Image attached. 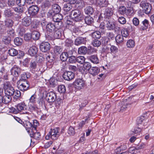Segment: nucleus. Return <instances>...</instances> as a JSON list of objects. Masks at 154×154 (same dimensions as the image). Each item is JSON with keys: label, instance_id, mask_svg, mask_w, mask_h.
<instances>
[{"label": "nucleus", "instance_id": "64", "mask_svg": "<svg viewBox=\"0 0 154 154\" xmlns=\"http://www.w3.org/2000/svg\"><path fill=\"white\" fill-rule=\"evenodd\" d=\"M107 36L109 38L113 39L115 38L114 34L112 32H109L107 33Z\"/></svg>", "mask_w": 154, "mask_h": 154}, {"label": "nucleus", "instance_id": "3", "mask_svg": "<svg viewBox=\"0 0 154 154\" xmlns=\"http://www.w3.org/2000/svg\"><path fill=\"white\" fill-rule=\"evenodd\" d=\"M140 6L142 8L143 11L146 14H148L151 13L152 7L149 3L146 1H143L140 3Z\"/></svg>", "mask_w": 154, "mask_h": 154}, {"label": "nucleus", "instance_id": "55", "mask_svg": "<svg viewBox=\"0 0 154 154\" xmlns=\"http://www.w3.org/2000/svg\"><path fill=\"white\" fill-rule=\"evenodd\" d=\"M118 20L119 22L122 24H124L126 22V19L123 17H119Z\"/></svg>", "mask_w": 154, "mask_h": 154}, {"label": "nucleus", "instance_id": "39", "mask_svg": "<svg viewBox=\"0 0 154 154\" xmlns=\"http://www.w3.org/2000/svg\"><path fill=\"white\" fill-rule=\"evenodd\" d=\"M91 63L88 62H85L83 65V68L84 69V70L88 71L91 68Z\"/></svg>", "mask_w": 154, "mask_h": 154}, {"label": "nucleus", "instance_id": "25", "mask_svg": "<svg viewBox=\"0 0 154 154\" xmlns=\"http://www.w3.org/2000/svg\"><path fill=\"white\" fill-rule=\"evenodd\" d=\"M84 12L86 14L90 15L93 14L94 12V10L92 7L89 6L86 7L84 9Z\"/></svg>", "mask_w": 154, "mask_h": 154}, {"label": "nucleus", "instance_id": "12", "mask_svg": "<svg viewBox=\"0 0 154 154\" xmlns=\"http://www.w3.org/2000/svg\"><path fill=\"white\" fill-rule=\"evenodd\" d=\"M78 53L80 54H85L87 53L90 54L92 52H91V50L89 49H88L85 46H82L80 47L78 50Z\"/></svg>", "mask_w": 154, "mask_h": 154}, {"label": "nucleus", "instance_id": "44", "mask_svg": "<svg viewBox=\"0 0 154 154\" xmlns=\"http://www.w3.org/2000/svg\"><path fill=\"white\" fill-rule=\"evenodd\" d=\"M62 49L59 46H56L54 48V51L56 55L60 54L62 52Z\"/></svg>", "mask_w": 154, "mask_h": 154}, {"label": "nucleus", "instance_id": "62", "mask_svg": "<svg viewBox=\"0 0 154 154\" xmlns=\"http://www.w3.org/2000/svg\"><path fill=\"white\" fill-rule=\"evenodd\" d=\"M72 43L73 41L72 40L68 39H66L65 41V44L66 46L68 47L71 46Z\"/></svg>", "mask_w": 154, "mask_h": 154}, {"label": "nucleus", "instance_id": "7", "mask_svg": "<svg viewBox=\"0 0 154 154\" xmlns=\"http://www.w3.org/2000/svg\"><path fill=\"white\" fill-rule=\"evenodd\" d=\"M75 88L80 90L85 87V82L82 79H77L74 82Z\"/></svg>", "mask_w": 154, "mask_h": 154}, {"label": "nucleus", "instance_id": "57", "mask_svg": "<svg viewBox=\"0 0 154 154\" xmlns=\"http://www.w3.org/2000/svg\"><path fill=\"white\" fill-rule=\"evenodd\" d=\"M68 133L70 135H74L75 133L74 129L71 126L69 127L68 130Z\"/></svg>", "mask_w": 154, "mask_h": 154}, {"label": "nucleus", "instance_id": "20", "mask_svg": "<svg viewBox=\"0 0 154 154\" xmlns=\"http://www.w3.org/2000/svg\"><path fill=\"white\" fill-rule=\"evenodd\" d=\"M89 59L94 64H97L99 63V60L97 55H91L89 57Z\"/></svg>", "mask_w": 154, "mask_h": 154}, {"label": "nucleus", "instance_id": "37", "mask_svg": "<svg viewBox=\"0 0 154 154\" xmlns=\"http://www.w3.org/2000/svg\"><path fill=\"white\" fill-rule=\"evenodd\" d=\"M84 40L83 38L79 37L77 38L75 41V44L77 45L84 44Z\"/></svg>", "mask_w": 154, "mask_h": 154}, {"label": "nucleus", "instance_id": "10", "mask_svg": "<svg viewBox=\"0 0 154 154\" xmlns=\"http://www.w3.org/2000/svg\"><path fill=\"white\" fill-rule=\"evenodd\" d=\"M19 89L22 91L27 90L29 88V84L28 81L19 82Z\"/></svg>", "mask_w": 154, "mask_h": 154}, {"label": "nucleus", "instance_id": "16", "mask_svg": "<svg viewBox=\"0 0 154 154\" xmlns=\"http://www.w3.org/2000/svg\"><path fill=\"white\" fill-rule=\"evenodd\" d=\"M113 10L112 8H106L104 11V15L105 17L106 18L109 19L113 14Z\"/></svg>", "mask_w": 154, "mask_h": 154}, {"label": "nucleus", "instance_id": "36", "mask_svg": "<svg viewBox=\"0 0 154 154\" xmlns=\"http://www.w3.org/2000/svg\"><path fill=\"white\" fill-rule=\"evenodd\" d=\"M8 53L10 56H14L17 55L18 52L17 50L14 48H11L8 50Z\"/></svg>", "mask_w": 154, "mask_h": 154}, {"label": "nucleus", "instance_id": "35", "mask_svg": "<svg viewBox=\"0 0 154 154\" xmlns=\"http://www.w3.org/2000/svg\"><path fill=\"white\" fill-rule=\"evenodd\" d=\"M12 96L14 99H17L21 96L20 92L18 90L14 89V92Z\"/></svg>", "mask_w": 154, "mask_h": 154}, {"label": "nucleus", "instance_id": "61", "mask_svg": "<svg viewBox=\"0 0 154 154\" xmlns=\"http://www.w3.org/2000/svg\"><path fill=\"white\" fill-rule=\"evenodd\" d=\"M32 38V34L30 33H26L25 34L24 36V38L25 40L28 41L29 40Z\"/></svg>", "mask_w": 154, "mask_h": 154}, {"label": "nucleus", "instance_id": "63", "mask_svg": "<svg viewBox=\"0 0 154 154\" xmlns=\"http://www.w3.org/2000/svg\"><path fill=\"white\" fill-rule=\"evenodd\" d=\"M8 34L12 37L14 36V29H9L8 30Z\"/></svg>", "mask_w": 154, "mask_h": 154}, {"label": "nucleus", "instance_id": "30", "mask_svg": "<svg viewBox=\"0 0 154 154\" xmlns=\"http://www.w3.org/2000/svg\"><path fill=\"white\" fill-rule=\"evenodd\" d=\"M106 27L109 30L113 29L115 28V25L113 22L108 21L107 22Z\"/></svg>", "mask_w": 154, "mask_h": 154}, {"label": "nucleus", "instance_id": "52", "mask_svg": "<svg viewBox=\"0 0 154 154\" xmlns=\"http://www.w3.org/2000/svg\"><path fill=\"white\" fill-rule=\"evenodd\" d=\"M127 9L124 6L121 7L119 8V12L121 14H124L126 13Z\"/></svg>", "mask_w": 154, "mask_h": 154}, {"label": "nucleus", "instance_id": "22", "mask_svg": "<svg viewBox=\"0 0 154 154\" xmlns=\"http://www.w3.org/2000/svg\"><path fill=\"white\" fill-rule=\"evenodd\" d=\"M38 51L37 48L35 46L31 47L29 50V53L31 56H34Z\"/></svg>", "mask_w": 154, "mask_h": 154}, {"label": "nucleus", "instance_id": "45", "mask_svg": "<svg viewBox=\"0 0 154 154\" xmlns=\"http://www.w3.org/2000/svg\"><path fill=\"white\" fill-rule=\"evenodd\" d=\"M85 60V58L83 56H79L76 57V62L81 64L84 63Z\"/></svg>", "mask_w": 154, "mask_h": 154}, {"label": "nucleus", "instance_id": "46", "mask_svg": "<svg viewBox=\"0 0 154 154\" xmlns=\"http://www.w3.org/2000/svg\"><path fill=\"white\" fill-rule=\"evenodd\" d=\"M58 90L60 93H64L66 91V87L64 85H60L59 86Z\"/></svg>", "mask_w": 154, "mask_h": 154}, {"label": "nucleus", "instance_id": "40", "mask_svg": "<svg viewBox=\"0 0 154 154\" xmlns=\"http://www.w3.org/2000/svg\"><path fill=\"white\" fill-rule=\"evenodd\" d=\"M106 49L105 51L106 52L109 53V52L110 51H111V52L114 53L116 52L117 51V48L116 47L114 46H112L110 48V50H109V49L107 48H106Z\"/></svg>", "mask_w": 154, "mask_h": 154}, {"label": "nucleus", "instance_id": "6", "mask_svg": "<svg viewBox=\"0 0 154 154\" xmlns=\"http://www.w3.org/2000/svg\"><path fill=\"white\" fill-rule=\"evenodd\" d=\"M46 99L49 103L54 102L56 99V95L53 92H50L46 94Z\"/></svg>", "mask_w": 154, "mask_h": 154}, {"label": "nucleus", "instance_id": "13", "mask_svg": "<svg viewBox=\"0 0 154 154\" xmlns=\"http://www.w3.org/2000/svg\"><path fill=\"white\" fill-rule=\"evenodd\" d=\"M63 19V16L60 14L59 13L55 14L53 17V21L55 22L58 23V25H61L62 24L61 20Z\"/></svg>", "mask_w": 154, "mask_h": 154}, {"label": "nucleus", "instance_id": "48", "mask_svg": "<svg viewBox=\"0 0 154 154\" xmlns=\"http://www.w3.org/2000/svg\"><path fill=\"white\" fill-rule=\"evenodd\" d=\"M135 43L132 40H129L127 43V46L128 48H132L134 46Z\"/></svg>", "mask_w": 154, "mask_h": 154}, {"label": "nucleus", "instance_id": "42", "mask_svg": "<svg viewBox=\"0 0 154 154\" xmlns=\"http://www.w3.org/2000/svg\"><path fill=\"white\" fill-rule=\"evenodd\" d=\"M11 40V38L8 36H4L3 38V42L6 45L10 43Z\"/></svg>", "mask_w": 154, "mask_h": 154}, {"label": "nucleus", "instance_id": "54", "mask_svg": "<svg viewBox=\"0 0 154 154\" xmlns=\"http://www.w3.org/2000/svg\"><path fill=\"white\" fill-rule=\"evenodd\" d=\"M28 78L26 73L21 75V78L20 79L19 82H23L24 81H27L26 80Z\"/></svg>", "mask_w": 154, "mask_h": 154}, {"label": "nucleus", "instance_id": "47", "mask_svg": "<svg viewBox=\"0 0 154 154\" xmlns=\"http://www.w3.org/2000/svg\"><path fill=\"white\" fill-rule=\"evenodd\" d=\"M13 23V20L10 19H7L5 21V25L8 27H12Z\"/></svg>", "mask_w": 154, "mask_h": 154}, {"label": "nucleus", "instance_id": "33", "mask_svg": "<svg viewBox=\"0 0 154 154\" xmlns=\"http://www.w3.org/2000/svg\"><path fill=\"white\" fill-rule=\"evenodd\" d=\"M4 15L6 17H10L13 15V12L9 9H8L5 10Z\"/></svg>", "mask_w": 154, "mask_h": 154}, {"label": "nucleus", "instance_id": "27", "mask_svg": "<svg viewBox=\"0 0 154 154\" xmlns=\"http://www.w3.org/2000/svg\"><path fill=\"white\" fill-rule=\"evenodd\" d=\"M97 2L101 7H106L108 4V0H97Z\"/></svg>", "mask_w": 154, "mask_h": 154}, {"label": "nucleus", "instance_id": "2", "mask_svg": "<svg viewBox=\"0 0 154 154\" xmlns=\"http://www.w3.org/2000/svg\"><path fill=\"white\" fill-rule=\"evenodd\" d=\"M59 130V128H58L51 129L48 134L46 136L45 139L48 140L51 138L54 140L57 139L60 134Z\"/></svg>", "mask_w": 154, "mask_h": 154}, {"label": "nucleus", "instance_id": "19", "mask_svg": "<svg viewBox=\"0 0 154 154\" xmlns=\"http://www.w3.org/2000/svg\"><path fill=\"white\" fill-rule=\"evenodd\" d=\"M46 29L47 31L52 32L55 30L56 27L54 24L49 23L46 25Z\"/></svg>", "mask_w": 154, "mask_h": 154}, {"label": "nucleus", "instance_id": "23", "mask_svg": "<svg viewBox=\"0 0 154 154\" xmlns=\"http://www.w3.org/2000/svg\"><path fill=\"white\" fill-rule=\"evenodd\" d=\"M89 72L91 74L95 76L98 74L99 71L97 67H93L91 68Z\"/></svg>", "mask_w": 154, "mask_h": 154}, {"label": "nucleus", "instance_id": "51", "mask_svg": "<svg viewBox=\"0 0 154 154\" xmlns=\"http://www.w3.org/2000/svg\"><path fill=\"white\" fill-rule=\"evenodd\" d=\"M26 2V0H16V3L20 6H23Z\"/></svg>", "mask_w": 154, "mask_h": 154}, {"label": "nucleus", "instance_id": "8", "mask_svg": "<svg viewBox=\"0 0 154 154\" xmlns=\"http://www.w3.org/2000/svg\"><path fill=\"white\" fill-rule=\"evenodd\" d=\"M23 125L28 132H30L32 130L36 131V127L34 126H32V124L28 121L23 122Z\"/></svg>", "mask_w": 154, "mask_h": 154}, {"label": "nucleus", "instance_id": "5", "mask_svg": "<svg viewBox=\"0 0 154 154\" xmlns=\"http://www.w3.org/2000/svg\"><path fill=\"white\" fill-rule=\"evenodd\" d=\"M39 11L38 7L36 5L30 6L28 9V13L30 16H34L37 14Z\"/></svg>", "mask_w": 154, "mask_h": 154}, {"label": "nucleus", "instance_id": "24", "mask_svg": "<svg viewBox=\"0 0 154 154\" xmlns=\"http://www.w3.org/2000/svg\"><path fill=\"white\" fill-rule=\"evenodd\" d=\"M37 62L32 60L30 63V67L31 70L35 71L37 69L38 65Z\"/></svg>", "mask_w": 154, "mask_h": 154}, {"label": "nucleus", "instance_id": "41", "mask_svg": "<svg viewBox=\"0 0 154 154\" xmlns=\"http://www.w3.org/2000/svg\"><path fill=\"white\" fill-rule=\"evenodd\" d=\"M68 57L67 52H63L62 53L60 57V59L63 61H66Z\"/></svg>", "mask_w": 154, "mask_h": 154}, {"label": "nucleus", "instance_id": "58", "mask_svg": "<svg viewBox=\"0 0 154 154\" xmlns=\"http://www.w3.org/2000/svg\"><path fill=\"white\" fill-rule=\"evenodd\" d=\"M133 24L135 26H137L139 24V20L136 17H134L132 20Z\"/></svg>", "mask_w": 154, "mask_h": 154}, {"label": "nucleus", "instance_id": "32", "mask_svg": "<svg viewBox=\"0 0 154 154\" xmlns=\"http://www.w3.org/2000/svg\"><path fill=\"white\" fill-rule=\"evenodd\" d=\"M115 39L117 44L122 43L124 40L123 36L120 35H117L115 37Z\"/></svg>", "mask_w": 154, "mask_h": 154}, {"label": "nucleus", "instance_id": "31", "mask_svg": "<svg viewBox=\"0 0 154 154\" xmlns=\"http://www.w3.org/2000/svg\"><path fill=\"white\" fill-rule=\"evenodd\" d=\"M101 37V33L99 31L94 32L92 34V37L93 38L99 39Z\"/></svg>", "mask_w": 154, "mask_h": 154}, {"label": "nucleus", "instance_id": "1", "mask_svg": "<svg viewBox=\"0 0 154 154\" xmlns=\"http://www.w3.org/2000/svg\"><path fill=\"white\" fill-rule=\"evenodd\" d=\"M4 98L7 103H9L12 100L11 96L14 92V89L12 86L9 82H6L4 85Z\"/></svg>", "mask_w": 154, "mask_h": 154}, {"label": "nucleus", "instance_id": "43", "mask_svg": "<svg viewBox=\"0 0 154 154\" xmlns=\"http://www.w3.org/2000/svg\"><path fill=\"white\" fill-rule=\"evenodd\" d=\"M14 42L16 45L19 46L23 42V40L20 38L17 37L14 39Z\"/></svg>", "mask_w": 154, "mask_h": 154}, {"label": "nucleus", "instance_id": "53", "mask_svg": "<svg viewBox=\"0 0 154 154\" xmlns=\"http://www.w3.org/2000/svg\"><path fill=\"white\" fill-rule=\"evenodd\" d=\"M14 11L17 13L20 14L23 13V7H18L14 8Z\"/></svg>", "mask_w": 154, "mask_h": 154}, {"label": "nucleus", "instance_id": "14", "mask_svg": "<svg viewBox=\"0 0 154 154\" xmlns=\"http://www.w3.org/2000/svg\"><path fill=\"white\" fill-rule=\"evenodd\" d=\"M11 74L14 77H17L20 73V69L17 66H14L11 69Z\"/></svg>", "mask_w": 154, "mask_h": 154}, {"label": "nucleus", "instance_id": "17", "mask_svg": "<svg viewBox=\"0 0 154 154\" xmlns=\"http://www.w3.org/2000/svg\"><path fill=\"white\" fill-rule=\"evenodd\" d=\"M16 107L17 110L20 111H21L22 110H26L27 108V105L24 102H22L18 103Z\"/></svg>", "mask_w": 154, "mask_h": 154}, {"label": "nucleus", "instance_id": "15", "mask_svg": "<svg viewBox=\"0 0 154 154\" xmlns=\"http://www.w3.org/2000/svg\"><path fill=\"white\" fill-rule=\"evenodd\" d=\"M127 28H124V30L122 31V35L123 36V37H127L129 35L128 32V30H130V28H131V30H133V29L132 27V26L130 24L127 23Z\"/></svg>", "mask_w": 154, "mask_h": 154}, {"label": "nucleus", "instance_id": "11", "mask_svg": "<svg viewBox=\"0 0 154 154\" xmlns=\"http://www.w3.org/2000/svg\"><path fill=\"white\" fill-rule=\"evenodd\" d=\"M63 77L65 80L69 81L74 78L75 75L72 72L67 71L64 72Z\"/></svg>", "mask_w": 154, "mask_h": 154}, {"label": "nucleus", "instance_id": "4", "mask_svg": "<svg viewBox=\"0 0 154 154\" xmlns=\"http://www.w3.org/2000/svg\"><path fill=\"white\" fill-rule=\"evenodd\" d=\"M71 16L76 22H79L83 19V16L80 11L75 10L71 11Z\"/></svg>", "mask_w": 154, "mask_h": 154}, {"label": "nucleus", "instance_id": "50", "mask_svg": "<svg viewBox=\"0 0 154 154\" xmlns=\"http://www.w3.org/2000/svg\"><path fill=\"white\" fill-rule=\"evenodd\" d=\"M68 62L70 63H73L76 62V57L75 56H71L68 57Z\"/></svg>", "mask_w": 154, "mask_h": 154}, {"label": "nucleus", "instance_id": "9", "mask_svg": "<svg viewBox=\"0 0 154 154\" xmlns=\"http://www.w3.org/2000/svg\"><path fill=\"white\" fill-rule=\"evenodd\" d=\"M50 48L49 43L47 42H42L40 46V48L41 51L43 52H45L48 51Z\"/></svg>", "mask_w": 154, "mask_h": 154}, {"label": "nucleus", "instance_id": "56", "mask_svg": "<svg viewBox=\"0 0 154 154\" xmlns=\"http://www.w3.org/2000/svg\"><path fill=\"white\" fill-rule=\"evenodd\" d=\"M101 44V42L100 41L96 39L94 40L92 42V45L95 47H99L100 45Z\"/></svg>", "mask_w": 154, "mask_h": 154}, {"label": "nucleus", "instance_id": "38", "mask_svg": "<svg viewBox=\"0 0 154 154\" xmlns=\"http://www.w3.org/2000/svg\"><path fill=\"white\" fill-rule=\"evenodd\" d=\"M53 11L55 14L59 13L60 11V7L57 4H55L53 6Z\"/></svg>", "mask_w": 154, "mask_h": 154}, {"label": "nucleus", "instance_id": "59", "mask_svg": "<svg viewBox=\"0 0 154 154\" xmlns=\"http://www.w3.org/2000/svg\"><path fill=\"white\" fill-rule=\"evenodd\" d=\"M56 100H55V105L58 108L60 107L61 103L62 102V100L60 98H57Z\"/></svg>", "mask_w": 154, "mask_h": 154}, {"label": "nucleus", "instance_id": "60", "mask_svg": "<svg viewBox=\"0 0 154 154\" xmlns=\"http://www.w3.org/2000/svg\"><path fill=\"white\" fill-rule=\"evenodd\" d=\"M144 118L143 116H142L137 118L136 122L138 124H141L144 120Z\"/></svg>", "mask_w": 154, "mask_h": 154}, {"label": "nucleus", "instance_id": "34", "mask_svg": "<svg viewBox=\"0 0 154 154\" xmlns=\"http://www.w3.org/2000/svg\"><path fill=\"white\" fill-rule=\"evenodd\" d=\"M85 20L86 23L90 25L93 22L94 20L92 17L89 16L86 17L85 18Z\"/></svg>", "mask_w": 154, "mask_h": 154}, {"label": "nucleus", "instance_id": "18", "mask_svg": "<svg viewBox=\"0 0 154 154\" xmlns=\"http://www.w3.org/2000/svg\"><path fill=\"white\" fill-rule=\"evenodd\" d=\"M31 23V19L29 17H26L23 19L22 24L26 26H29Z\"/></svg>", "mask_w": 154, "mask_h": 154}, {"label": "nucleus", "instance_id": "29", "mask_svg": "<svg viewBox=\"0 0 154 154\" xmlns=\"http://www.w3.org/2000/svg\"><path fill=\"white\" fill-rule=\"evenodd\" d=\"M32 38L34 40H38L40 36V33L37 31H34L32 33Z\"/></svg>", "mask_w": 154, "mask_h": 154}, {"label": "nucleus", "instance_id": "21", "mask_svg": "<svg viewBox=\"0 0 154 154\" xmlns=\"http://www.w3.org/2000/svg\"><path fill=\"white\" fill-rule=\"evenodd\" d=\"M30 134L31 137H33L35 139H38L40 137V134L39 132H37L36 130H32Z\"/></svg>", "mask_w": 154, "mask_h": 154}, {"label": "nucleus", "instance_id": "28", "mask_svg": "<svg viewBox=\"0 0 154 154\" xmlns=\"http://www.w3.org/2000/svg\"><path fill=\"white\" fill-rule=\"evenodd\" d=\"M72 6L70 3H67L64 5L63 10L66 12H68L70 11L72 9Z\"/></svg>", "mask_w": 154, "mask_h": 154}, {"label": "nucleus", "instance_id": "49", "mask_svg": "<svg viewBox=\"0 0 154 154\" xmlns=\"http://www.w3.org/2000/svg\"><path fill=\"white\" fill-rule=\"evenodd\" d=\"M54 35L55 38H60L61 36V32L58 30H56Z\"/></svg>", "mask_w": 154, "mask_h": 154}, {"label": "nucleus", "instance_id": "26", "mask_svg": "<svg viewBox=\"0 0 154 154\" xmlns=\"http://www.w3.org/2000/svg\"><path fill=\"white\" fill-rule=\"evenodd\" d=\"M127 149V145L125 144H121L120 146L118 147L116 150L115 151L117 152H120L122 151L125 150Z\"/></svg>", "mask_w": 154, "mask_h": 154}]
</instances>
